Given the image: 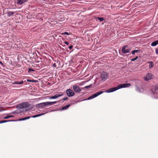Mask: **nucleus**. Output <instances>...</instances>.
<instances>
[{
  "label": "nucleus",
  "instance_id": "obj_1",
  "mask_svg": "<svg viewBox=\"0 0 158 158\" xmlns=\"http://www.w3.org/2000/svg\"><path fill=\"white\" fill-rule=\"evenodd\" d=\"M119 89L118 85L117 87H114L111 88L109 89L106 90L105 91H100L98 92H97L94 94L92 95L91 96L89 97L87 99V100H90L94 98L98 95H100L102 94L104 92H106L107 93H109L114 92L116 90H118Z\"/></svg>",
  "mask_w": 158,
  "mask_h": 158
},
{
  "label": "nucleus",
  "instance_id": "obj_2",
  "mask_svg": "<svg viewBox=\"0 0 158 158\" xmlns=\"http://www.w3.org/2000/svg\"><path fill=\"white\" fill-rule=\"evenodd\" d=\"M57 103V102H47L43 103H40V107L42 106H51L53 104H54Z\"/></svg>",
  "mask_w": 158,
  "mask_h": 158
},
{
  "label": "nucleus",
  "instance_id": "obj_3",
  "mask_svg": "<svg viewBox=\"0 0 158 158\" xmlns=\"http://www.w3.org/2000/svg\"><path fill=\"white\" fill-rule=\"evenodd\" d=\"M65 92L67 95L69 97H73L75 95L74 92L70 89H67Z\"/></svg>",
  "mask_w": 158,
  "mask_h": 158
},
{
  "label": "nucleus",
  "instance_id": "obj_4",
  "mask_svg": "<svg viewBox=\"0 0 158 158\" xmlns=\"http://www.w3.org/2000/svg\"><path fill=\"white\" fill-rule=\"evenodd\" d=\"M29 104L28 102L22 103L19 106V107L20 109H23L28 107L29 106Z\"/></svg>",
  "mask_w": 158,
  "mask_h": 158
},
{
  "label": "nucleus",
  "instance_id": "obj_5",
  "mask_svg": "<svg viewBox=\"0 0 158 158\" xmlns=\"http://www.w3.org/2000/svg\"><path fill=\"white\" fill-rule=\"evenodd\" d=\"M101 75L102 80L103 81H105L108 77V75L107 73L104 72H102Z\"/></svg>",
  "mask_w": 158,
  "mask_h": 158
},
{
  "label": "nucleus",
  "instance_id": "obj_6",
  "mask_svg": "<svg viewBox=\"0 0 158 158\" xmlns=\"http://www.w3.org/2000/svg\"><path fill=\"white\" fill-rule=\"evenodd\" d=\"M128 46L127 45L123 46L122 49V52L124 53H129L131 51L130 49L128 48Z\"/></svg>",
  "mask_w": 158,
  "mask_h": 158
},
{
  "label": "nucleus",
  "instance_id": "obj_7",
  "mask_svg": "<svg viewBox=\"0 0 158 158\" xmlns=\"http://www.w3.org/2000/svg\"><path fill=\"white\" fill-rule=\"evenodd\" d=\"M153 78V76L151 73H148L144 77V79L146 81H148Z\"/></svg>",
  "mask_w": 158,
  "mask_h": 158
},
{
  "label": "nucleus",
  "instance_id": "obj_8",
  "mask_svg": "<svg viewBox=\"0 0 158 158\" xmlns=\"http://www.w3.org/2000/svg\"><path fill=\"white\" fill-rule=\"evenodd\" d=\"M73 89L74 91L76 93L80 92L81 91V89L80 87L76 85H74L73 87Z\"/></svg>",
  "mask_w": 158,
  "mask_h": 158
},
{
  "label": "nucleus",
  "instance_id": "obj_9",
  "mask_svg": "<svg viewBox=\"0 0 158 158\" xmlns=\"http://www.w3.org/2000/svg\"><path fill=\"white\" fill-rule=\"evenodd\" d=\"M131 84L129 83L123 84L119 85L118 86L119 89H120L122 88L129 87L131 86Z\"/></svg>",
  "mask_w": 158,
  "mask_h": 158
},
{
  "label": "nucleus",
  "instance_id": "obj_10",
  "mask_svg": "<svg viewBox=\"0 0 158 158\" xmlns=\"http://www.w3.org/2000/svg\"><path fill=\"white\" fill-rule=\"evenodd\" d=\"M63 95V94H56L55 95L49 98V99H56V98H58L60 97Z\"/></svg>",
  "mask_w": 158,
  "mask_h": 158
},
{
  "label": "nucleus",
  "instance_id": "obj_11",
  "mask_svg": "<svg viewBox=\"0 0 158 158\" xmlns=\"http://www.w3.org/2000/svg\"><path fill=\"white\" fill-rule=\"evenodd\" d=\"M158 90V85H156L155 86L154 89L153 88L152 89V91L153 93L155 94L156 92L155 90Z\"/></svg>",
  "mask_w": 158,
  "mask_h": 158
},
{
  "label": "nucleus",
  "instance_id": "obj_12",
  "mask_svg": "<svg viewBox=\"0 0 158 158\" xmlns=\"http://www.w3.org/2000/svg\"><path fill=\"white\" fill-rule=\"evenodd\" d=\"M28 0H18L17 4L22 5Z\"/></svg>",
  "mask_w": 158,
  "mask_h": 158
},
{
  "label": "nucleus",
  "instance_id": "obj_13",
  "mask_svg": "<svg viewBox=\"0 0 158 158\" xmlns=\"http://www.w3.org/2000/svg\"><path fill=\"white\" fill-rule=\"evenodd\" d=\"M15 13V12H14L10 11H8L6 13L7 16L8 17H10V16L13 15Z\"/></svg>",
  "mask_w": 158,
  "mask_h": 158
},
{
  "label": "nucleus",
  "instance_id": "obj_14",
  "mask_svg": "<svg viewBox=\"0 0 158 158\" xmlns=\"http://www.w3.org/2000/svg\"><path fill=\"white\" fill-rule=\"evenodd\" d=\"M158 44V40H156V41L152 42L151 44V45L152 46H155Z\"/></svg>",
  "mask_w": 158,
  "mask_h": 158
},
{
  "label": "nucleus",
  "instance_id": "obj_15",
  "mask_svg": "<svg viewBox=\"0 0 158 158\" xmlns=\"http://www.w3.org/2000/svg\"><path fill=\"white\" fill-rule=\"evenodd\" d=\"M70 105L68 104L65 106H64L62 107L61 110H66L69 108V107L70 106Z\"/></svg>",
  "mask_w": 158,
  "mask_h": 158
},
{
  "label": "nucleus",
  "instance_id": "obj_16",
  "mask_svg": "<svg viewBox=\"0 0 158 158\" xmlns=\"http://www.w3.org/2000/svg\"><path fill=\"white\" fill-rule=\"evenodd\" d=\"M154 66V64L152 62H149V68H152Z\"/></svg>",
  "mask_w": 158,
  "mask_h": 158
},
{
  "label": "nucleus",
  "instance_id": "obj_17",
  "mask_svg": "<svg viewBox=\"0 0 158 158\" xmlns=\"http://www.w3.org/2000/svg\"><path fill=\"white\" fill-rule=\"evenodd\" d=\"M30 118V117H27L20 118L19 119V121H22V120H24L28 119H29Z\"/></svg>",
  "mask_w": 158,
  "mask_h": 158
},
{
  "label": "nucleus",
  "instance_id": "obj_18",
  "mask_svg": "<svg viewBox=\"0 0 158 158\" xmlns=\"http://www.w3.org/2000/svg\"><path fill=\"white\" fill-rule=\"evenodd\" d=\"M97 18L100 22L103 21L104 20V18H103L98 17Z\"/></svg>",
  "mask_w": 158,
  "mask_h": 158
},
{
  "label": "nucleus",
  "instance_id": "obj_19",
  "mask_svg": "<svg viewBox=\"0 0 158 158\" xmlns=\"http://www.w3.org/2000/svg\"><path fill=\"white\" fill-rule=\"evenodd\" d=\"M23 81H16L15 82V84H23Z\"/></svg>",
  "mask_w": 158,
  "mask_h": 158
},
{
  "label": "nucleus",
  "instance_id": "obj_20",
  "mask_svg": "<svg viewBox=\"0 0 158 158\" xmlns=\"http://www.w3.org/2000/svg\"><path fill=\"white\" fill-rule=\"evenodd\" d=\"M92 85H88V86H85V87H84L83 88V89H84V90L85 89H88V88H89L90 87H91Z\"/></svg>",
  "mask_w": 158,
  "mask_h": 158
},
{
  "label": "nucleus",
  "instance_id": "obj_21",
  "mask_svg": "<svg viewBox=\"0 0 158 158\" xmlns=\"http://www.w3.org/2000/svg\"><path fill=\"white\" fill-rule=\"evenodd\" d=\"M13 117V116H11V115L7 116H6L4 117H3V119H7L9 118L10 117Z\"/></svg>",
  "mask_w": 158,
  "mask_h": 158
},
{
  "label": "nucleus",
  "instance_id": "obj_22",
  "mask_svg": "<svg viewBox=\"0 0 158 158\" xmlns=\"http://www.w3.org/2000/svg\"><path fill=\"white\" fill-rule=\"evenodd\" d=\"M10 121L9 120H2L0 121V123H6L7 122H9Z\"/></svg>",
  "mask_w": 158,
  "mask_h": 158
},
{
  "label": "nucleus",
  "instance_id": "obj_23",
  "mask_svg": "<svg viewBox=\"0 0 158 158\" xmlns=\"http://www.w3.org/2000/svg\"><path fill=\"white\" fill-rule=\"evenodd\" d=\"M138 58V56H136V57L135 58H132V59H131V60L132 61H134L136 60Z\"/></svg>",
  "mask_w": 158,
  "mask_h": 158
},
{
  "label": "nucleus",
  "instance_id": "obj_24",
  "mask_svg": "<svg viewBox=\"0 0 158 158\" xmlns=\"http://www.w3.org/2000/svg\"><path fill=\"white\" fill-rule=\"evenodd\" d=\"M39 116H40V114H38L36 115H34L32 117L33 118H36V117H38Z\"/></svg>",
  "mask_w": 158,
  "mask_h": 158
},
{
  "label": "nucleus",
  "instance_id": "obj_25",
  "mask_svg": "<svg viewBox=\"0 0 158 158\" xmlns=\"http://www.w3.org/2000/svg\"><path fill=\"white\" fill-rule=\"evenodd\" d=\"M0 64L3 67H4L5 66V65L1 62H0Z\"/></svg>",
  "mask_w": 158,
  "mask_h": 158
},
{
  "label": "nucleus",
  "instance_id": "obj_26",
  "mask_svg": "<svg viewBox=\"0 0 158 158\" xmlns=\"http://www.w3.org/2000/svg\"><path fill=\"white\" fill-rule=\"evenodd\" d=\"M35 71V70H28V73H30L31 71Z\"/></svg>",
  "mask_w": 158,
  "mask_h": 158
},
{
  "label": "nucleus",
  "instance_id": "obj_27",
  "mask_svg": "<svg viewBox=\"0 0 158 158\" xmlns=\"http://www.w3.org/2000/svg\"><path fill=\"white\" fill-rule=\"evenodd\" d=\"M156 52L157 54H158V49L156 48L155 49Z\"/></svg>",
  "mask_w": 158,
  "mask_h": 158
},
{
  "label": "nucleus",
  "instance_id": "obj_28",
  "mask_svg": "<svg viewBox=\"0 0 158 158\" xmlns=\"http://www.w3.org/2000/svg\"><path fill=\"white\" fill-rule=\"evenodd\" d=\"M67 99H68V98L67 97H66L65 98H63L62 99V100L63 101H65V100H67Z\"/></svg>",
  "mask_w": 158,
  "mask_h": 158
},
{
  "label": "nucleus",
  "instance_id": "obj_29",
  "mask_svg": "<svg viewBox=\"0 0 158 158\" xmlns=\"http://www.w3.org/2000/svg\"><path fill=\"white\" fill-rule=\"evenodd\" d=\"M73 45H70V46H69V48L71 49H72V48H73Z\"/></svg>",
  "mask_w": 158,
  "mask_h": 158
},
{
  "label": "nucleus",
  "instance_id": "obj_30",
  "mask_svg": "<svg viewBox=\"0 0 158 158\" xmlns=\"http://www.w3.org/2000/svg\"><path fill=\"white\" fill-rule=\"evenodd\" d=\"M134 51L135 53H138L140 51L139 50H135Z\"/></svg>",
  "mask_w": 158,
  "mask_h": 158
},
{
  "label": "nucleus",
  "instance_id": "obj_31",
  "mask_svg": "<svg viewBox=\"0 0 158 158\" xmlns=\"http://www.w3.org/2000/svg\"><path fill=\"white\" fill-rule=\"evenodd\" d=\"M64 43L66 45H68L69 44V43L66 41L64 42Z\"/></svg>",
  "mask_w": 158,
  "mask_h": 158
},
{
  "label": "nucleus",
  "instance_id": "obj_32",
  "mask_svg": "<svg viewBox=\"0 0 158 158\" xmlns=\"http://www.w3.org/2000/svg\"><path fill=\"white\" fill-rule=\"evenodd\" d=\"M63 34H65V35H69V33L67 32H64Z\"/></svg>",
  "mask_w": 158,
  "mask_h": 158
},
{
  "label": "nucleus",
  "instance_id": "obj_33",
  "mask_svg": "<svg viewBox=\"0 0 158 158\" xmlns=\"http://www.w3.org/2000/svg\"><path fill=\"white\" fill-rule=\"evenodd\" d=\"M131 53H132V54L133 55H134V54H135V52L134 51H132V52H131Z\"/></svg>",
  "mask_w": 158,
  "mask_h": 158
},
{
  "label": "nucleus",
  "instance_id": "obj_34",
  "mask_svg": "<svg viewBox=\"0 0 158 158\" xmlns=\"http://www.w3.org/2000/svg\"><path fill=\"white\" fill-rule=\"evenodd\" d=\"M53 66H54V67H56V64H55V63H54V64H53Z\"/></svg>",
  "mask_w": 158,
  "mask_h": 158
},
{
  "label": "nucleus",
  "instance_id": "obj_35",
  "mask_svg": "<svg viewBox=\"0 0 158 158\" xmlns=\"http://www.w3.org/2000/svg\"><path fill=\"white\" fill-rule=\"evenodd\" d=\"M44 113H43V114H42V113H41V114H40V116H41V115H44Z\"/></svg>",
  "mask_w": 158,
  "mask_h": 158
},
{
  "label": "nucleus",
  "instance_id": "obj_36",
  "mask_svg": "<svg viewBox=\"0 0 158 158\" xmlns=\"http://www.w3.org/2000/svg\"><path fill=\"white\" fill-rule=\"evenodd\" d=\"M27 81H31V80H28Z\"/></svg>",
  "mask_w": 158,
  "mask_h": 158
},
{
  "label": "nucleus",
  "instance_id": "obj_37",
  "mask_svg": "<svg viewBox=\"0 0 158 158\" xmlns=\"http://www.w3.org/2000/svg\"><path fill=\"white\" fill-rule=\"evenodd\" d=\"M42 14H40V16H42Z\"/></svg>",
  "mask_w": 158,
  "mask_h": 158
},
{
  "label": "nucleus",
  "instance_id": "obj_38",
  "mask_svg": "<svg viewBox=\"0 0 158 158\" xmlns=\"http://www.w3.org/2000/svg\"><path fill=\"white\" fill-rule=\"evenodd\" d=\"M27 110V109H25V110Z\"/></svg>",
  "mask_w": 158,
  "mask_h": 158
},
{
  "label": "nucleus",
  "instance_id": "obj_39",
  "mask_svg": "<svg viewBox=\"0 0 158 158\" xmlns=\"http://www.w3.org/2000/svg\"><path fill=\"white\" fill-rule=\"evenodd\" d=\"M28 69H31V68H29Z\"/></svg>",
  "mask_w": 158,
  "mask_h": 158
}]
</instances>
